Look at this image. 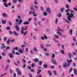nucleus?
I'll return each mask as SVG.
<instances>
[{"label":"nucleus","mask_w":77,"mask_h":77,"mask_svg":"<svg viewBox=\"0 0 77 77\" xmlns=\"http://www.w3.org/2000/svg\"><path fill=\"white\" fill-rule=\"evenodd\" d=\"M7 74V73H4L2 75H1L0 76V77H3V75H6V74Z\"/></svg>","instance_id":"57"},{"label":"nucleus","mask_w":77,"mask_h":77,"mask_svg":"<svg viewBox=\"0 0 77 77\" xmlns=\"http://www.w3.org/2000/svg\"><path fill=\"white\" fill-rule=\"evenodd\" d=\"M21 72L20 70H19L18 72H17V75H21Z\"/></svg>","instance_id":"22"},{"label":"nucleus","mask_w":77,"mask_h":77,"mask_svg":"<svg viewBox=\"0 0 77 77\" xmlns=\"http://www.w3.org/2000/svg\"><path fill=\"white\" fill-rule=\"evenodd\" d=\"M72 67H70V71L69 72V73H71V72L72 71Z\"/></svg>","instance_id":"44"},{"label":"nucleus","mask_w":77,"mask_h":77,"mask_svg":"<svg viewBox=\"0 0 77 77\" xmlns=\"http://www.w3.org/2000/svg\"><path fill=\"white\" fill-rule=\"evenodd\" d=\"M8 54L9 55V57L10 58H13L14 56H13V55H12V54L11 53H9Z\"/></svg>","instance_id":"6"},{"label":"nucleus","mask_w":77,"mask_h":77,"mask_svg":"<svg viewBox=\"0 0 77 77\" xmlns=\"http://www.w3.org/2000/svg\"><path fill=\"white\" fill-rule=\"evenodd\" d=\"M40 46L41 48H43V49L44 48V45H41Z\"/></svg>","instance_id":"48"},{"label":"nucleus","mask_w":77,"mask_h":77,"mask_svg":"<svg viewBox=\"0 0 77 77\" xmlns=\"http://www.w3.org/2000/svg\"><path fill=\"white\" fill-rule=\"evenodd\" d=\"M9 42H10V39H8L7 41V43L8 45H9Z\"/></svg>","instance_id":"40"},{"label":"nucleus","mask_w":77,"mask_h":77,"mask_svg":"<svg viewBox=\"0 0 77 77\" xmlns=\"http://www.w3.org/2000/svg\"><path fill=\"white\" fill-rule=\"evenodd\" d=\"M48 75H49V76L52 75V73L51 72L50 70H48Z\"/></svg>","instance_id":"9"},{"label":"nucleus","mask_w":77,"mask_h":77,"mask_svg":"<svg viewBox=\"0 0 77 77\" xmlns=\"http://www.w3.org/2000/svg\"><path fill=\"white\" fill-rule=\"evenodd\" d=\"M13 33L15 35H17L18 36V34L16 32H15V31H14L13 32Z\"/></svg>","instance_id":"14"},{"label":"nucleus","mask_w":77,"mask_h":77,"mask_svg":"<svg viewBox=\"0 0 77 77\" xmlns=\"http://www.w3.org/2000/svg\"><path fill=\"white\" fill-rule=\"evenodd\" d=\"M51 62H52V63L55 65H57V63L56 60L55 59H52L51 60Z\"/></svg>","instance_id":"1"},{"label":"nucleus","mask_w":77,"mask_h":77,"mask_svg":"<svg viewBox=\"0 0 77 77\" xmlns=\"http://www.w3.org/2000/svg\"><path fill=\"white\" fill-rule=\"evenodd\" d=\"M17 0H14L13 2L14 3H17Z\"/></svg>","instance_id":"60"},{"label":"nucleus","mask_w":77,"mask_h":77,"mask_svg":"<svg viewBox=\"0 0 77 77\" xmlns=\"http://www.w3.org/2000/svg\"><path fill=\"white\" fill-rule=\"evenodd\" d=\"M34 8L36 9H38V7L36 5L34 6Z\"/></svg>","instance_id":"28"},{"label":"nucleus","mask_w":77,"mask_h":77,"mask_svg":"<svg viewBox=\"0 0 77 77\" xmlns=\"http://www.w3.org/2000/svg\"><path fill=\"white\" fill-rule=\"evenodd\" d=\"M35 64L32 63L31 64V67H32V68H33V67H35Z\"/></svg>","instance_id":"29"},{"label":"nucleus","mask_w":77,"mask_h":77,"mask_svg":"<svg viewBox=\"0 0 77 77\" xmlns=\"http://www.w3.org/2000/svg\"><path fill=\"white\" fill-rule=\"evenodd\" d=\"M46 12H48L49 14H50L51 13V11L50 9V8H47L46 9Z\"/></svg>","instance_id":"3"},{"label":"nucleus","mask_w":77,"mask_h":77,"mask_svg":"<svg viewBox=\"0 0 77 77\" xmlns=\"http://www.w3.org/2000/svg\"><path fill=\"white\" fill-rule=\"evenodd\" d=\"M16 71H17V72H18V71H20V69L18 68H17V69H16Z\"/></svg>","instance_id":"62"},{"label":"nucleus","mask_w":77,"mask_h":77,"mask_svg":"<svg viewBox=\"0 0 77 77\" xmlns=\"http://www.w3.org/2000/svg\"><path fill=\"white\" fill-rule=\"evenodd\" d=\"M58 20V19L57 18L56 20H55V24H57V20Z\"/></svg>","instance_id":"53"},{"label":"nucleus","mask_w":77,"mask_h":77,"mask_svg":"<svg viewBox=\"0 0 77 77\" xmlns=\"http://www.w3.org/2000/svg\"><path fill=\"white\" fill-rule=\"evenodd\" d=\"M73 40L74 42H75L76 41V40H75V37H74L73 38Z\"/></svg>","instance_id":"63"},{"label":"nucleus","mask_w":77,"mask_h":77,"mask_svg":"<svg viewBox=\"0 0 77 77\" xmlns=\"http://www.w3.org/2000/svg\"><path fill=\"white\" fill-rule=\"evenodd\" d=\"M7 61L8 63H11V61H10V60H9V59H8L7 60Z\"/></svg>","instance_id":"59"},{"label":"nucleus","mask_w":77,"mask_h":77,"mask_svg":"<svg viewBox=\"0 0 77 77\" xmlns=\"http://www.w3.org/2000/svg\"><path fill=\"white\" fill-rule=\"evenodd\" d=\"M47 13L46 12H44L43 13V15H44V16H47Z\"/></svg>","instance_id":"23"},{"label":"nucleus","mask_w":77,"mask_h":77,"mask_svg":"<svg viewBox=\"0 0 77 77\" xmlns=\"http://www.w3.org/2000/svg\"><path fill=\"white\" fill-rule=\"evenodd\" d=\"M14 50H18V47H15V48H13Z\"/></svg>","instance_id":"61"},{"label":"nucleus","mask_w":77,"mask_h":77,"mask_svg":"<svg viewBox=\"0 0 77 77\" xmlns=\"http://www.w3.org/2000/svg\"><path fill=\"white\" fill-rule=\"evenodd\" d=\"M66 6L67 9H69V6H68V5H66Z\"/></svg>","instance_id":"54"},{"label":"nucleus","mask_w":77,"mask_h":77,"mask_svg":"<svg viewBox=\"0 0 77 77\" xmlns=\"http://www.w3.org/2000/svg\"><path fill=\"white\" fill-rule=\"evenodd\" d=\"M9 33L10 34V35H12V34H13V33H12V32L11 31H9Z\"/></svg>","instance_id":"49"},{"label":"nucleus","mask_w":77,"mask_h":77,"mask_svg":"<svg viewBox=\"0 0 77 77\" xmlns=\"http://www.w3.org/2000/svg\"><path fill=\"white\" fill-rule=\"evenodd\" d=\"M54 36L55 37V38H59V36L56 35H54Z\"/></svg>","instance_id":"32"},{"label":"nucleus","mask_w":77,"mask_h":77,"mask_svg":"<svg viewBox=\"0 0 77 77\" xmlns=\"http://www.w3.org/2000/svg\"><path fill=\"white\" fill-rule=\"evenodd\" d=\"M8 23H9V24L10 26H12V23H11V22L10 21H8Z\"/></svg>","instance_id":"52"},{"label":"nucleus","mask_w":77,"mask_h":77,"mask_svg":"<svg viewBox=\"0 0 77 77\" xmlns=\"http://www.w3.org/2000/svg\"><path fill=\"white\" fill-rule=\"evenodd\" d=\"M15 54H16V55H20V54L18 52H16L15 53Z\"/></svg>","instance_id":"50"},{"label":"nucleus","mask_w":77,"mask_h":77,"mask_svg":"<svg viewBox=\"0 0 77 77\" xmlns=\"http://www.w3.org/2000/svg\"><path fill=\"white\" fill-rule=\"evenodd\" d=\"M30 9L32 11H35V9L33 7H31Z\"/></svg>","instance_id":"42"},{"label":"nucleus","mask_w":77,"mask_h":77,"mask_svg":"<svg viewBox=\"0 0 77 77\" xmlns=\"http://www.w3.org/2000/svg\"><path fill=\"white\" fill-rule=\"evenodd\" d=\"M44 36L45 39H47V36L45 35V34H44Z\"/></svg>","instance_id":"38"},{"label":"nucleus","mask_w":77,"mask_h":77,"mask_svg":"<svg viewBox=\"0 0 77 77\" xmlns=\"http://www.w3.org/2000/svg\"><path fill=\"white\" fill-rule=\"evenodd\" d=\"M41 39H42V40H45V38L43 37H41Z\"/></svg>","instance_id":"55"},{"label":"nucleus","mask_w":77,"mask_h":77,"mask_svg":"<svg viewBox=\"0 0 77 77\" xmlns=\"http://www.w3.org/2000/svg\"><path fill=\"white\" fill-rule=\"evenodd\" d=\"M63 67H67V64L66 63H65L63 65Z\"/></svg>","instance_id":"26"},{"label":"nucleus","mask_w":77,"mask_h":77,"mask_svg":"<svg viewBox=\"0 0 77 77\" xmlns=\"http://www.w3.org/2000/svg\"><path fill=\"white\" fill-rule=\"evenodd\" d=\"M65 8L64 7H63L60 9V11L61 12L63 13V10H65Z\"/></svg>","instance_id":"13"},{"label":"nucleus","mask_w":77,"mask_h":77,"mask_svg":"<svg viewBox=\"0 0 77 77\" xmlns=\"http://www.w3.org/2000/svg\"><path fill=\"white\" fill-rule=\"evenodd\" d=\"M67 20H68L70 21H71V18H69V16L67 17Z\"/></svg>","instance_id":"30"},{"label":"nucleus","mask_w":77,"mask_h":77,"mask_svg":"<svg viewBox=\"0 0 77 77\" xmlns=\"http://www.w3.org/2000/svg\"><path fill=\"white\" fill-rule=\"evenodd\" d=\"M34 61H35V62H38L39 61V60L37 58H35L34 59Z\"/></svg>","instance_id":"10"},{"label":"nucleus","mask_w":77,"mask_h":77,"mask_svg":"<svg viewBox=\"0 0 77 77\" xmlns=\"http://www.w3.org/2000/svg\"><path fill=\"white\" fill-rule=\"evenodd\" d=\"M33 50L35 51H38V50L37 49V48H36V47L34 48Z\"/></svg>","instance_id":"37"},{"label":"nucleus","mask_w":77,"mask_h":77,"mask_svg":"<svg viewBox=\"0 0 77 77\" xmlns=\"http://www.w3.org/2000/svg\"><path fill=\"white\" fill-rule=\"evenodd\" d=\"M38 71V72H42V70L41 69H37Z\"/></svg>","instance_id":"47"},{"label":"nucleus","mask_w":77,"mask_h":77,"mask_svg":"<svg viewBox=\"0 0 77 77\" xmlns=\"http://www.w3.org/2000/svg\"><path fill=\"white\" fill-rule=\"evenodd\" d=\"M57 33L58 34V35H59L60 36H62V33H60V32H57Z\"/></svg>","instance_id":"27"},{"label":"nucleus","mask_w":77,"mask_h":77,"mask_svg":"<svg viewBox=\"0 0 77 77\" xmlns=\"http://www.w3.org/2000/svg\"><path fill=\"white\" fill-rule=\"evenodd\" d=\"M72 31H73V30L72 29H70V34L71 35H72Z\"/></svg>","instance_id":"21"},{"label":"nucleus","mask_w":77,"mask_h":77,"mask_svg":"<svg viewBox=\"0 0 77 77\" xmlns=\"http://www.w3.org/2000/svg\"><path fill=\"white\" fill-rule=\"evenodd\" d=\"M18 52L20 53H23V51L21 49H20L18 51Z\"/></svg>","instance_id":"15"},{"label":"nucleus","mask_w":77,"mask_h":77,"mask_svg":"<svg viewBox=\"0 0 77 77\" xmlns=\"http://www.w3.org/2000/svg\"><path fill=\"white\" fill-rule=\"evenodd\" d=\"M57 17H59V18H60V17H62V13H60L58 15H57Z\"/></svg>","instance_id":"16"},{"label":"nucleus","mask_w":77,"mask_h":77,"mask_svg":"<svg viewBox=\"0 0 77 77\" xmlns=\"http://www.w3.org/2000/svg\"><path fill=\"white\" fill-rule=\"evenodd\" d=\"M37 24L40 26H41V22H38L37 23Z\"/></svg>","instance_id":"43"},{"label":"nucleus","mask_w":77,"mask_h":77,"mask_svg":"<svg viewBox=\"0 0 77 77\" xmlns=\"http://www.w3.org/2000/svg\"><path fill=\"white\" fill-rule=\"evenodd\" d=\"M29 23H30L29 22H25L24 23H23V25H27V24H29Z\"/></svg>","instance_id":"12"},{"label":"nucleus","mask_w":77,"mask_h":77,"mask_svg":"<svg viewBox=\"0 0 77 77\" xmlns=\"http://www.w3.org/2000/svg\"><path fill=\"white\" fill-rule=\"evenodd\" d=\"M6 29L7 30H10V29H11V28H10V27H7Z\"/></svg>","instance_id":"45"},{"label":"nucleus","mask_w":77,"mask_h":77,"mask_svg":"<svg viewBox=\"0 0 77 77\" xmlns=\"http://www.w3.org/2000/svg\"><path fill=\"white\" fill-rule=\"evenodd\" d=\"M60 51L61 52L62 54H65L64 53V51L62 50H60Z\"/></svg>","instance_id":"39"},{"label":"nucleus","mask_w":77,"mask_h":77,"mask_svg":"<svg viewBox=\"0 0 77 77\" xmlns=\"http://www.w3.org/2000/svg\"><path fill=\"white\" fill-rule=\"evenodd\" d=\"M23 22V20L22 19H20V20L19 21L18 23H17V24H18L19 26L22 23V22Z\"/></svg>","instance_id":"2"},{"label":"nucleus","mask_w":77,"mask_h":77,"mask_svg":"<svg viewBox=\"0 0 77 77\" xmlns=\"http://www.w3.org/2000/svg\"><path fill=\"white\" fill-rule=\"evenodd\" d=\"M69 11H70V9H66V10L65 12H69Z\"/></svg>","instance_id":"33"},{"label":"nucleus","mask_w":77,"mask_h":77,"mask_svg":"<svg viewBox=\"0 0 77 77\" xmlns=\"http://www.w3.org/2000/svg\"><path fill=\"white\" fill-rule=\"evenodd\" d=\"M67 61L68 62V63H70L71 62H72V60H68V59H67Z\"/></svg>","instance_id":"17"},{"label":"nucleus","mask_w":77,"mask_h":77,"mask_svg":"<svg viewBox=\"0 0 77 77\" xmlns=\"http://www.w3.org/2000/svg\"><path fill=\"white\" fill-rule=\"evenodd\" d=\"M27 31H26L25 32H24V33L23 32V35L24 36H25V35H26V34H27Z\"/></svg>","instance_id":"35"},{"label":"nucleus","mask_w":77,"mask_h":77,"mask_svg":"<svg viewBox=\"0 0 77 77\" xmlns=\"http://www.w3.org/2000/svg\"><path fill=\"white\" fill-rule=\"evenodd\" d=\"M15 51H14V50H13L12 51V53L13 54H15Z\"/></svg>","instance_id":"56"},{"label":"nucleus","mask_w":77,"mask_h":77,"mask_svg":"<svg viewBox=\"0 0 77 77\" xmlns=\"http://www.w3.org/2000/svg\"><path fill=\"white\" fill-rule=\"evenodd\" d=\"M68 55L69 56V57L70 59H71V57H72V55L71 54L70 52L68 53Z\"/></svg>","instance_id":"4"},{"label":"nucleus","mask_w":77,"mask_h":77,"mask_svg":"<svg viewBox=\"0 0 77 77\" xmlns=\"http://www.w3.org/2000/svg\"><path fill=\"white\" fill-rule=\"evenodd\" d=\"M53 39L54 42H57V43L59 42V41L58 40H56L55 38H54Z\"/></svg>","instance_id":"25"},{"label":"nucleus","mask_w":77,"mask_h":77,"mask_svg":"<svg viewBox=\"0 0 77 77\" xmlns=\"http://www.w3.org/2000/svg\"><path fill=\"white\" fill-rule=\"evenodd\" d=\"M8 66H9L8 65H7L6 66V67L5 68V71H6L7 70H8Z\"/></svg>","instance_id":"24"},{"label":"nucleus","mask_w":77,"mask_h":77,"mask_svg":"<svg viewBox=\"0 0 77 77\" xmlns=\"http://www.w3.org/2000/svg\"><path fill=\"white\" fill-rule=\"evenodd\" d=\"M53 72L54 74V75H56V71H53Z\"/></svg>","instance_id":"58"},{"label":"nucleus","mask_w":77,"mask_h":77,"mask_svg":"<svg viewBox=\"0 0 77 77\" xmlns=\"http://www.w3.org/2000/svg\"><path fill=\"white\" fill-rule=\"evenodd\" d=\"M6 20H5L4 21H3V20H2V24H6Z\"/></svg>","instance_id":"18"},{"label":"nucleus","mask_w":77,"mask_h":77,"mask_svg":"<svg viewBox=\"0 0 77 77\" xmlns=\"http://www.w3.org/2000/svg\"><path fill=\"white\" fill-rule=\"evenodd\" d=\"M2 16L3 17H7V14H6V13H3L2 14Z\"/></svg>","instance_id":"7"},{"label":"nucleus","mask_w":77,"mask_h":77,"mask_svg":"<svg viewBox=\"0 0 77 77\" xmlns=\"http://www.w3.org/2000/svg\"><path fill=\"white\" fill-rule=\"evenodd\" d=\"M15 28L17 29V31H19L20 30V28L17 25H16Z\"/></svg>","instance_id":"5"},{"label":"nucleus","mask_w":77,"mask_h":77,"mask_svg":"<svg viewBox=\"0 0 77 77\" xmlns=\"http://www.w3.org/2000/svg\"><path fill=\"white\" fill-rule=\"evenodd\" d=\"M48 67V66L46 64H44L43 65V67H44V68H47Z\"/></svg>","instance_id":"34"},{"label":"nucleus","mask_w":77,"mask_h":77,"mask_svg":"<svg viewBox=\"0 0 77 77\" xmlns=\"http://www.w3.org/2000/svg\"><path fill=\"white\" fill-rule=\"evenodd\" d=\"M34 19L35 21H37V17H34Z\"/></svg>","instance_id":"64"},{"label":"nucleus","mask_w":77,"mask_h":77,"mask_svg":"<svg viewBox=\"0 0 77 77\" xmlns=\"http://www.w3.org/2000/svg\"><path fill=\"white\" fill-rule=\"evenodd\" d=\"M52 56L51 57L52 59H53V58H54V57H55V54H52Z\"/></svg>","instance_id":"19"},{"label":"nucleus","mask_w":77,"mask_h":77,"mask_svg":"<svg viewBox=\"0 0 77 77\" xmlns=\"http://www.w3.org/2000/svg\"><path fill=\"white\" fill-rule=\"evenodd\" d=\"M4 41H7V38L6 37L4 38Z\"/></svg>","instance_id":"36"},{"label":"nucleus","mask_w":77,"mask_h":77,"mask_svg":"<svg viewBox=\"0 0 77 77\" xmlns=\"http://www.w3.org/2000/svg\"><path fill=\"white\" fill-rule=\"evenodd\" d=\"M23 29H24V27H22V29L20 30V33L21 34H23L24 32H23Z\"/></svg>","instance_id":"11"},{"label":"nucleus","mask_w":77,"mask_h":77,"mask_svg":"<svg viewBox=\"0 0 77 77\" xmlns=\"http://www.w3.org/2000/svg\"><path fill=\"white\" fill-rule=\"evenodd\" d=\"M39 63L40 65H42V61H39Z\"/></svg>","instance_id":"41"},{"label":"nucleus","mask_w":77,"mask_h":77,"mask_svg":"<svg viewBox=\"0 0 77 77\" xmlns=\"http://www.w3.org/2000/svg\"><path fill=\"white\" fill-rule=\"evenodd\" d=\"M67 20V19H64L63 20V22H64V23H65V22Z\"/></svg>","instance_id":"46"},{"label":"nucleus","mask_w":77,"mask_h":77,"mask_svg":"<svg viewBox=\"0 0 77 77\" xmlns=\"http://www.w3.org/2000/svg\"><path fill=\"white\" fill-rule=\"evenodd\" d=\"M4 5L5 6V7H6L7 8H8V4H7V3H6L5 2H4Z\"/></svg>","instance_id":"20"},{"label":"nucleus","mask_w":77,"mask_h":77,"mask_svg":"<svg viewBox=\"0 0 77 77\" xmlns=\"http://www.w3.org/2000/svg\"><path fill=\"white\" fill-rule=\"evenodd\" d=\"M69 16L70 18H75V17H73L74 16V14L72 13H71L70 15H69Z\"/></svg>","instance_id":"8"},{"label":"nucleus","mask_w":77,"mask_h":77,"mask_svg":"<svg viewBox=\"0 0 77 77\" xmlns=\"http://www.w3.org/2000/svg\"><path fill=\"white\" fill-rule=\"evenodd\" d=\"M45 18H42L41 19V21H44L45 20Z\"/></svg>","instance_id":"51"},{"label":"nucleus","mask_w":77,"mask_h":77,"mask_svg":"<svg viewBox=\"0 0 77 77\" xmlns=\"http://www.w3.org/2000/svg\"><path fill=\"white\" fill-rule=\"evenodd\" d=\"M10 49V47L9 46H7L6 48V50H9Z\"/></svg>","instance_id":"31"}]
</instances>
